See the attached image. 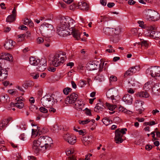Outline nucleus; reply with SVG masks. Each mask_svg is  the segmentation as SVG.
Here are the masks:
<instances>
[{
	"instance_id": "14",
	"label": "nucleus",
	"mask_w": 160,
	"mask_h": 160,
	"mask_svg": "<svg viewBox=\"0 0 160 160\" xmlns=\"http://www.w3.org/2000/svg\"><path fill=\"white\" fill-rule=\"evenodd\" d=\"M78 97V95L75 93H71L68 96L66 99V102H68L69 103H72L75 102L77 101V99Z\"/></svg>"
},
{
	"instance_id": "31",
	"label": "nucleus",
	"mask_w": 160,
	"mask_h": 160,
	"mask_svg": "<svg viewBox=\"0 0 160 160\" xmlns=\"http://www.w3.org/2000/svg\"><path fill=\"white\" fill-rule=\"evenodd\" d=\"M152 83V82L149 81L145 84L143 88L145 91H148L150 88H152L151 84Z\"/></svg>"
},
{
	"instance_id": "17",
	"label": "nucleus",
	"mask_w": 160,
	"mask_h": 160,
	"mask_svg": "<svg viewBox=\"0 0 160 160\" xmlns=\"http://www.w3.org/2000/svg\"><path fill=\"white\" fill-rule=\"evenodd\" d=\"M8 71L0 67V81H3L6 79L8 77Z\"/></svg>"
},
{
	"instance_id": "39",
	"label": "nucleus",
	"mask_w": 160,
	"mask_h": 160,
	"mask_svg": "<svg viewBox=\"0 0 160 160\" xmlns=\"http://www.w3.org/2000/svg\"><path fill=\"white\" fill-rule=\"evenodd\" d=\"M86 84L87 83L86 81L81 80L79 81L78 85L80 87L82 88L84 87Z\"/></svg>"
},
{
	"instance_id": "21",
	"label": "nucleus",
	"mask_w": 160,
	"mask_h": 160,
	"mask_svg": "<svg viewBox=\"0 0 160 160\" xmlns=\"http://www.w3.org/2000/svg\"><path fill=\"white\" fill-rule=\"evenodd\" d=\"M74 153L73 149H71L66 152V154L69 156L68 160H77L73 154Z\"/></svg>"
},
{
	"instance_id": "9",
	"label": "nucleus",
	"mask_w": 160,
	"mask_h": 160,
	"mask_svg": "<svg viewBox=\"0 0 160 160\" xmlns=\"http://www.w3.org/2000/svg\"><path fill=\"white\" fill-rule=\"evenodd\" d=\"M63 139L68 143L71 145L74 144L76 142L77 138L74 135L69 133L64 134Z\"/></svg>"
},
{
	"instance_id": "43",
	"label": "nucleus",
	"mask_w": 160,
	"mask_h": 160,
	"mask_svg": "<svg viewBox=\"0 0 160 160\" xmlns=\"http://www.w3.org/2000/svg\"><path fill=\"white\" fill-rule=\"evenodd\" d=\"M128 83L129 86H135V83L134 82V80L131 79L129 80L128 81Z\"/></svg>"
},
{
	"instance_id": "46",
	"label": "nucleus",
	"mask_w": 160,
	"mask_h": 160,
	"mask_svg": "<svg viewBox=\"0 0 160 160\" xmlns=\"http://www.w3.org/2000/svg\"><path fill=\"white\" fill-rule=\"evenodd\" d=\"M141 45L142 47L144 46L145 48H147L148 47V43L147 41H143L141 42Z\"/></svg>"
},
{
	"instance_id": "42",
	"label": "nucleus",
	"mask_w": 160,
	"mask_h": 160,
	"mask_svg": "<svg viewBox=\"0 0 160 160\" xmlns=\"http://www.w3.org/2000/svg\"><path fill=\"white\" fill-rule=\"evenodd\" d=\"M90 121V119L88 118L86 120L81 121L79 120V123L80 124L84 125L88 123Z\"/></svg>"
},
{
	"instance_id": "4",
	"label": "nucleus",
	"mask_w": 160,
	"mask_h": 160,
	"mask_svg": "<svg viewBox=\"0 0 160 160\" xmlns=\"http://www.w3.org/2000/svg\"><path fill=\"white\" fill-rule=\"evenodd\" d=\"M144 17L150 20L155 21L158 20L160 18L158 13L152 9H146L144 11Z\"/></svg>"
},
{
	"instance_id": "3",
	"label": "nucleus",
	"mask_w": 160,
	"mask_h": 160,
	"mask_svg": "<svg viewBox=\"0 0 160 160\" xmlns=\"http://www.w3.org/2000/svg\"><path fill=\"white\" fill-rule=\"evenodd\" d=\"M46 61L43 59L40 60L32 57H31L29 59L30 63L33 66H37V70L40 72L43 71L46 68Z\"/></svg>"
},
{
	"instance_id": "54",
	"label": "nucleus",
	"mask_w": 160,
	"mask_h": 160,
	"mask_svg": "<svg viewBox=\"0 0 160 160\" xmlns=\"http://www.w3.org/2000/svg\"><path fill=\"white\" fill-rule=\"evenodd\" d=\"M44 41L43 39L41 37L38 38L37 39V42L38 44L42 43Z\"/></svg>"
},
{
	"instance_id": "12",
	"label": "nucleus",
	"mask_w": 160,
	"mask_h": 160,
	"mask_svg": "<svg viewBox=\"0 0 160 160\" xmlns=\"http://www.w3.org/2000/svg\"><path fill=\"white\" fill-rule=\"evenodd\" d=\"M118 95V90L115 88H112L108 90L106 92L108 98H111L112 100L114 99V97Z\"/></svg>"
},
{
	"instance_id": "38",
	"label": "nucleus",
	"mask_w": 160,
	"mask_h": 160,
	"mask_svg": "<svg viewBox=\"0 0 160 160\" xmlns=\"http://www.w3.org/2000/svg\"><path fill=\"white\" fill-rule=\"evenodd\" d=\"M31 75L33 79H36L39 77V74L38 72H33L31 74Z\"/></svg>"
},
{
	"instance_id": "64",
	"label": "nucleus",
	"mask_w": 160,
	"mask_h": 160,
	"mask_svg": "<svg viewBox=\"0 0 160 160\" xmlns=\"http://www.w3.org/2000/svg\"><path fill=\"white\" fill-rule=\"evenodd\" d=\"M106 51L107 52L109 53H112V52H115V50L112 48L107 49L106 50Z\"/></svg>"
},
{
	"instance_id": "45",
	"label": "nucleus",
	"mask_w": 160,
	"mask_h": 160,
	"mask_svg": "<svg viewBox=\"0 0 160 160\" xmlns=\"http://www.w3.org/2000/svg\"><path fill=\"white\" fill-rule=\"evenodd\" d=\"M84 110H85V113L87 115H88L89 116H91L92 114L91 112V110L87 108H84Z\"/></svg>"
},
{
	"instance_id": "24",
	"label": "nucleus",
	"mask_w": 160,
	"mask_h": 160,
	"mask_svg": "<svg viewBox=\"0 0 160 160\" xmlns=\"http://www.w3.org/2000/svg\"><path fill=\"white\" fill-rule=\"evenodd\" d=\"M48 95H46L41 100L42 104L44 106H47L50 101V98Z\"/></svg>"
},
{
	"instance_id": "19",
	"label": "nucleus",
	"mask_w": 160,
	"mask_h": 160,
	"mask_svg": "<svg viewBox=\"0 0 160 160\" xmlns=\"http://www.w3.org/2000/svg\"><path fill=\"white\" fill-rule=\"evenodd\" d=\"M105 107L103 103L101 102L98 103L95 107L94 109L95 112H102L103 110L105 109Z\"/></svg>"
},
{
	"instance_id": "20",
	"label": "nucleus",
	"mask_w": 160,
	"mask_h": 160,
	"mask_svg": "<svg viewBox=\"0 0 160 160\" xmlns=\"http://www.w3.org/2000/svg\"><path fill=\"white\" fill-rule=\"evenodd\" d=\"M122 100L126 104H131L132 102V98L131 96L128 94L124 95L122 98Z\"/></svg>"
},
{
	"instance_id": "8",
	"label": "nucleus",
	"mask_w": 160,
	"mask_h": 160,
	"mask_svg": "<svg viewBox=\"0 0 160 160\" xmlns=\"http://www.w3.org/2000/svg\"><path fill=\"white\" fill-rule=\"evenodd\" d=\"M103 32L105 34L108 35L114 34L120 35L121 29L119 27L115 28H106L103 29Z\"/></svg>"
},
{
	"instance_id": "1",
	"label": "nucleus",
	"mask_w": 160,
	"mask_h": 160,
	"mask_svg": "<svg viewBox=\"0 0 160 160\" xmlns=\"http://www.w3.org/2000/svg\"><path fill=\"white\" fill-rule=\"evenodd\" d=\"M74 21L69 17H62L57 28V32L61 37H64L72 34L77 40L80 39L81 32L74 28Z\"/></svg>"
},
{
	"instance_id": "7",
	"label": "nucleus",
	"mask_w": 160,
	"mask_h": 160,
	"mask_svg": "<svg viewBox=\"0 0 160 160\" xmlns=\"http://www.w3.org/2000/svg\"><path fill=\"white\" fill-rule=\"evenodd\" d=\"M127 129L122 128L117 129L115 132V137L114 138L115 142L117 143H122L123 141L122 138L123 135L126 133Z\"/></svg>"
},
{
	"instance_id": "53",
	"label": "nucleus",
	"mask_w": 160,
	"mask_h": 160,
	"mask_svg": "<svg viewBox=\"0 0 160 160\" xmlns=\"http://www.w3.org/2000/svg\"><path fill=\"white\" fill-rule=\"evenodd\" d=\"M30 22L29 19L25 18L23 20V23L25 25H28L30 23Z\"/></svg>"
},
{
	"instance_id": "10",
	"label": "nucleus",
	"mask_w": 160,
	"mask_h": 160,
	"mask_svg": "<svg viewBox=\"0 0 160 160\" xmlns=\"http://www.w3.org/2000/svg\"><path fill=\"white\" fill-rule=\"evenodd\" d=\"M42 138H39L37 140H34L33 142L32 148L34 152L38 153L41 151V144L42 143Z\"/></svg>"
},
{
	"instance_id": "41",
	"label": "nucleus",
	"mask_w": 160,
	"mask_h": 160,
	"mask_svg": "<svg viewBox=\"0 0 160 160\" xmlns=\"http://www.w3.org/2000/svg\"><path fill=\"white\" fill-rule=\"evenodd\" d=\"M139 31V29H138L136 28H133L131 30V32L132 34L134 36H138V31Z\"/></svg>"
},
{
	"instance_id": "49",
	"label": "nucleus",
	"mask_w": 160,
	"mask_h": 160,
	"mask_svg": "<svg viewBox=\"0 0 160 160\" xmlns=\"http://www.w3.org/2000/svg\"><path fill=\"white\" fill-rule=\"evenodd\" d=\"M110 82H115L117 80V78L115 76H112L110 78Z\"/></svg>"
},
{
	"instance_id": "40",
	"label": "nucleus",
	"mask_w": 160,
	"mask_h": 160,
	"mask_svg": "<svg viewBox=\"0 0 160 160\" xmlns=\"http://www.w3.org/2000/svg\"><path fill=\"white\" fill-rule=\"evenodd\" d=\"M102 121L103 124L106 126L108 125L110 123L109 119L107 118H103L102 120Z\"/></svg>"
},
{
	"instance_id": "51",
	"label": "nucleus",
	"mask_w": 160,
	"mask_h": 160,
	"mask_svg": "<svg viewBox=\"0 0 160 160\" xmlns=\"http://www.w3.org/2000/svg\"><path fill=\"white\" fill-rule=\"evenodd\" d=\"M39 110L41 112L45 113H47L48 112V110L47 109L43 107H40L39 108Z\"/></svg>"
},
{
	"instance_id": "29",
	"label": "nucleus",
	"mask_w": 160,
	"mask_h": 160,
	"mask_svg": "<svg viewBox=\"0 0 160 160\" xmlns=\"http://www.w3.org/2000/svg\"><path fill=\"white\" fill-rule=\"evenodd\" d=\"M9 99L8 96L5 94H2L0 95V100L3 102H7L8 99Z\"/></svg>"
},
{
	"instance_id": "62",
	"label": "nucleus",
	"mask_w": 160,
	"mask_h": 160,
	"mask_svg": "<svg viewBox=\"0 0 160 160\" xmlns=\"http://www.w3.org/2000/svg\"><path fill=\"white\" fill-rule=\"evenodd\" d=\"M100 3L103 6H105L106 5V0H100Z\"/></svg>"
},
{
	"instance_id": "36",
	"label": "nucleus",
	"mask_w": 160,
	"mask_h": 160,
	"mask_svg": "<svg viewBox=\"0 0 160 160\" xmlns=\"http://www.w3.org/2000/svg\"><path fill=\"white\" fill-rule=\"evenodd\" d=\"M40 138H42V143H47L50 141V138L48 136H42Z\"/></svg>"
},
{
	"instance_id": "34",
	"label": "nucleus",
	"mask_w": 160,
	"mask_h": 160,
	"mask_svg": "<svg viewBox=\"0 0 160 160\" xmlns=\"http://www.w3.org/2000/svg\"><path fill=\"white\" fill-rule=\"evenodd\" d=\"M144 102L138 100L135 101L134 103V106L137 108L139 107H142L144 104Z\"/></svg>"
},
{
	"instance_id": "56",
	"label": "nucleus",
	"mask_w": 160,
	"mask_h": 160,
	"mask_svg": "<svg viewBox=\"0 0 160 160\" xmlns=\"http://www.w3.org/2000/svg\"><path fill=\"white\" fill-rule=\"evenodd\" d=\"M11 15L14 16H15V17H16L17 11L15 7H14V8L13 11L12 12V14Z\"/></svg>"
},
{
	"instance_id": "35",
	"label": "nucleus",
	"mask_w": 160,
	"mask_h": 160,
	"mask_svg": "<svg viewBox=\"0 0 160 160\" xmlns=\"http://www.w3.org/2000/svg\"><path fill=\"white\" fill-rule=\"evenodd\" d=\"M16 17L11 15H9L6 18V21L9 22H12L15 20Z\"/></svg>"
},
{
	"instance_id": "52",
	"label": "nucleus",
	"mask_w": 160,
	"mask_h": 160,
	"mask_svg": "<svg viewBox=\"0 0 160 160\" xmlns=\"http://www.w3.org/2000/svg\"><path fill=\"white\" fill-rule=\"evenodd\" d=\"M100 65L99 66V71L101 72L102 71V69L103 68V66L104 65V62H100Z\"/></svg>"
},
{
	"instance_id": "58",
	"label": "nucleus",
	"mask_w": 160,
	"mask_h": 160,
	"mask_svg": "<svg viewBox=\"0 0 160 160\" xmlns=\"http://www.w3.org/2000/svg\"><path fill=\"white\" fill-rule=\"evenodd\" d=\"M118 110L120 112H124L126 111V110L122 106L119 107L118 108Z\"/></svg>"
},
{
	"instance_id": "23",
	"label": "nucleus",
	"mask_w": 160,
	"mask_h": 160,
	"mask_svg": "<svg viewBox=\"0 0 160 160\" xmlns=\"http://www.w3.org/2000/svg\"><path fill=\"white\" fill-rule=\"evenodd\" d=\"M63 130L65 131L66 130L62 126H59L57 124H55L52 126L51 130H52L53 132H58L59 130Z\"/></svg>"
},
{
	"instance_id": "25",
	"label": "nucleus",
	"mask_w": 160,
	"mask_h": 160,
	"mask_svg": "<svg viewBox=\"0 0 160 160\" xmlns=\"http://www.w3.org/2000/svg\"><path fill=\"white\" fill-rule=\"evenodd\" d=\"M1 59H5L8 61H12V57L11 55L8 53H2L0 56Z\"/></svg>"
},
{
	"instance_id": "18",
	"label": "nucleus",
	"mask_w": 160,
	"mask_h": 160,
	"mask_svg": "<svg viewBox=\"0 0 160 160\" xmlns=\"http://www.w3.org/2000/svg\"><path fill=\"white\" fill-rule=\"evenodd\" d=\"M16 43L11 40H8L4 45L5 48L8 50H11L14 47Z\"/></svg>"
},
{
	"instance_id": "13",
	"label": "nucleus",
	"mask_w": 160,
	"mask_h": 160,
	"mask_svg": "<svg viewBox=\"0 0 160 160\" xmlns=\"http://www.w3.org/2000/svg\"><path fill=\"white\" fill-rule=\"evenodd\" d=\"M139 69L140 68L138 66H135L131 67L125 72L124 75V78H126L128 76L132 75L139 71Z\"/></svg>"
},
{
	"instance_id": "63",
	"label": "nucleus",
	"mask_w": 160,
	"mask_h": 160,
	"mask_svg": "<svg viewBox=\"0 0 160 160\" xmlns=\"http://www.w3.org/2000/svg\"><path fill=\"white\" fill-rule=\"evenodd\" d=\"M17 92L16 91L13 90L12 89L9 90L8 91V92L12 95H13L14 93H16V92Z\"/></svg>"
},
{
	"instance_id": "55",
	"label": "nucleus",
	"mask_w": 160,
	"mask_h": 160,
	"mask_svg": "<svg viewBox=\"0 0 160 160\" xmlns=\"http://www.w3.org/2000/svg\"><path fill=\"white\" fill-rule=\"evenodd\" d=\"M51 101H52V104H54L55 102H57V98H55L54 97V98L52 97L51 98Z\"/></svg>"
},
{
	"instance_id": "50",
	"label": "nucleus",
	"mask_w": 160,
	"mask_h": 160,
	"mask_svg": "<svg viewBox=\"0 0 160 160\" xmlns=\"http://www.w3.org/2000/svg\"><path fill=\"white\" fill-rule=\"evenodd\" d=\"M59 93L58 92H55L51 94V98L52 97L54 98V97H55V98H57V96L59 95Z\"/></svg>"
},
{
	"instance_id": "30",
	"label": "nucleus",
	"mask_w": 160,
	"mask_h": 160,
	"mask_svg": "<svg viewBox=\"0 0 160 160\" xmlns=\"http://www.w3.org/2000/svg\"><path fill=\"white\" fill-rule=\"evenodd\" d=\"M95 79L98 82H102L104 80V76L102 73H99L95 77Z\"/></svg>"
},
{
	"instance_id": "26",
	"label": "nucleus",
	"mask_w": 160,
	"mask_h": 160,
	"mask_svg": "<svg viewBox=\"0 0 160 160\" xmlns=\"http://www.w3.org/2000/svg\"><path fill=\"white\" fill-rule=\"evenodd\" d=\"M110 40L114 43L118 42L120 39V35H110Z\"/></svg>"
},
{
	"instance_id": "15",
	"label": "nucleus",
	"mask_w": 160,
	"mask_h": 160,
	"mask_svg": "<svg viewBox=\"0 0 160 160\" xmlns=\"http://www.w3.org/2000/svg\"><path fill=\"white\" fill-rule=\"evenodd\" d=\"M84 104L81 101L77 100L75 102L74 106V108L79 111L84 110Z\"/></svg>"
},
{
	"instance_id": "44",
	"label": "nucleus",
	"mask_w": 160,
	"mask_h": 160,
	"mask_svg": "<svg viewBox=\"0 0 160 160\" xmlns=\"http://www.w3.org/2000/svg\"><path fill=\"white\" fill-rule=\"evenodd\" d=\"M138 23L139 24V26L142 28H145L146 26L144 24V22L143 21H138Z\"/></svg>"
},
{
	"instance_id": "60",
	"label": "nucleus",
	"mask_w": 160,
	"mask_h": 160,
	"mask_svg": "<svg viewBox=\"0 0 160 160\" xmlns=\"http://www.w3.org/2000/svg\"><path fill=\"white\" fill-rule=\"evenodd\" d=\"M92 156V154H87L86 155L85 158V160H89L90 159V158L91 156Z\"/></svg>"
},
{
	"instance_id": "22",
	"label": "nucleus",
	"mask_w": 160,
	"mask_h": 160,
	"mask_svg": "<svg viewBox=\"0 0 160 160\" xmlns=\"http://www.w3.org/2000/svg\"><path fill=\"white\" fill-rule=\"evenodd\" d=\"M78 8L83 11H87L89 9L88 4L84 2H79L78 3Z\"/></svg>"
},
{
	"instance_id": "59",
	"label": "nucleus",
	"mask_w": 160,
	"mask_h": 160,
	"mask_svg": "<svg viewBox=\"0 0 160 160\" xmlns=\"http://www.w3.org/2000/svg\"><path fill=\"white\" fill-rule=\"evenodd\" d=\"M20 138L23 141L26 140L25 137L24 133L21 134L19 136Z\"/></svg>"
},
{
	"instance_id": "33",
	"label": "nucleus",
	"mask_w": 160,
	"mask_h": 160,
	"mask_svg": "<svg viewBox=\"0 0 160 160\" xmlns=\"http://www.w3.org/2000/svg\"><path fill=\"white\" fill-rule=\"evenodd\" d=\"M34 82L32 81H28L25 82L23 84V86L25 88H27L29 87H31L34 85Z\"/></svg>"
},
{
	"instance_id": "57",
	"label": "nucleus",
	"mask_w": 160,
	"mask_h": 160,
	"mask_svg": "<svg viewBox=\"0 0 160 160\" xmlns=\"http://www.w3.org/2000/svg\"><path fill=\"white\" fill-rule=\"evenodd\" d=\"M19 127L22 130H25L26 128V124L24 123H23V124L22 123V125H20Z\"/></svg>"
},
{
	"instance_id": "5",
	"label": "nucleus",
	"mask_w": 160,
	"mask_h": 160,
	"mask_svg": "<svg viewBox=\"0 0 160 160\" xmlns=\"http://www.w3.org/2000/svg\"><path fill=\"white\" fill-rule=\"evenodd\" d=\"M156 29L157 28L154 26L148 27L145 35L156 39L160 38V32L157 31Z\"/></svg>"
},
{
	"instance_id": "32",
	"label": "nucleus",
	"mask_w": 160,
	"mask_h": 160,
	"mask_svg": "<svg viewBox=\"0 0 160 160\" xmlns=\"http://www.w3.org/2000/svg\"><path fill=\"white\" fill-rule=\"evenodd\" d=\"M106 105L108 109L111 111H113L117 107L115 105L110 104L107 102L106 103Z\"/></svg>"
},
{
	"instance_id": "37",
	"label": "nucleus",
	"mask_w": 160,
	"mask_h": 160,
	"mask_svg": "<svg viewBox=\"0 0 160 160\" xmlns=\"http://www.w3.org/2000/svg\"><path fill=\"white\" fill-rule=\"evenodd\" d=\"M72 90V88L69 87H67L63 89V92L64 94L67 95L68 94L69 92H71Z\"/></svg>"
},
{
	"instance_id": "11",
	"label": "nucleus",
	"mask_w": 160,
	"mask_h": 160,
	"mask_svg": "<svg viewBox=\"0 0 160 160\" xmlns=\"http://www.w3.org/2000/svg\"><path fill=\"white\" fill-rule=\"evenodd\" d=\"M100 62L94 60L92 62H90L86 66L87 69L89 71L94 70L99 68Z\"/></svg>"
},
{
	"instance_id": "47",
	"label": "nucleus",
	"mask_w": 160,
	"mask_h": 160,
	"mask_svg": "<svg viewBox=\"0 0 160 160\" xmlns=\"http://www.w3.org/2000/svg\"><path fill=\"white\" fill-rule=\"evenodd\" d=\"M7 125V124H6V123L5 122V121L2 122L0 124V129H2L3 128H5L6 127Z\"/></svg>"
},
{
	"instance_id": "16",
	"label": "nucleus",
	"mask_w": 160,
	"mask_h": 160,
	"mask_svg": "<svg viewBox=\"0 0 160 160\" xmlns=\"http://www.w3.org/2000/svg\"><path fill=\"white\" fill-rule=\"evenodd\" d=\"M16 100L17 101V102L15 103V106L19 109L22 108L24 106L22 102L24 100L23 98L22 97H19L17 98Z\"/></svg>"
},
{
	"instance_id": "48",
	"label": "nucleus",
	"mask_w": 160,
	"mask_h": 160,
	"mask_svg": "<svg viewBox=\"0 0 160 160\" xmlns=\"http://www.w3.org/2000/svg\"><path fill=\"white\" fill-rule=\"evenodd\" d=\"M144 124L145 125H149L150 126H152L155 125V123L154 121H152L150 122H145L144 123Z\"/></svg>"
},
{
	"instance_id": "2",
	"label": "nucleus",
	"mask_w": 160,
	"mask_h": 160,
	"mask_svg": "<svg viewBox=\"0 0 160 160\" xmlns=\"http://www.w3.org/2000/svg\"><path fill=\"white\" fill-rule=\"evenodd\" d=\"M52 64L54 66L57 67L62 63L66 59V53L60 52L52 55Z\"/></svg>"
},
{
	"instance_id": "28",
	"label": "nucleus",
	"mask_w": 160,
	"mask_h": 160,
	"mask_svg": "<svg viewBox=\"0 0 160 160\" xmlns=\"http://www.w3.org/2000/svg\"><path fill=\"white\" fill-rule=\"evenodd\" d=\"M50 147V145L48 143H45L44 146H41L40 152H44L46 150H49Z\"/></svg>"
},
{
	"instance_id": "61",
	"label": "nucleus",
	"mask_w": 160,
	"mask_h": 160,
	"mask_svg": "<svg viewBox=\"0 0 160 160\" xmlns=\"http://www.w3.org/2000/svg\"><path fill=\"white\" fill-rule=\"evenodd\" d=\"M144 108L142 107L141 108H138L137 110V111L138 112L139 114H141L142 112L144 111Z\"/></svg>"
},
{
	"instance_id": "6",
	"label": "nucleus",
	"mask_w": 160,
	"mask_h": 160,
	"mask_svg": "<svg viewBox=\"0 0 160 160\" xmlns=\"http://www.w3.org/2000/svg\"><path fill=\"white\" fill-rule=\"evenodd\" d=\"M146 73L149 75L156 79H160V67H151L148 68L146 70Z\"/></svg>"
},
{
	"instance_id": "27",
	"label": "nucleus",
	"mask_w": 160,
	"mask_h": 160,
	"mask_svg": "<svg viewBox=\"0 0 160 160\" xmlns=\"http://www.w3.org/2000/svg\"><path fill=\"white\" fill-rule=\"evenodd\" d=\"M136 95L138 97L140 98H147L149 96V94L146 91L138 92L136 94Z\"/></svg>"
}]
</instances>
